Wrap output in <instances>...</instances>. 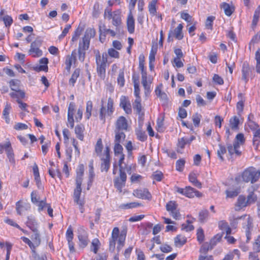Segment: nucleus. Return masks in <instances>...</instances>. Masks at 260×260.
<instances>
[{"mask_svg":"<svg viewBox=\"0 0 260 260\" xmlns=\"http://www.w3.org/2000/svg\"><path fill=\"white\" fill-rule=\"evenodd\" d=\"M213 246H213L212 245H210V243L209 244L207 242L203 244L200 249V252L201 254H202L203 255H206V254L207 253L208 251L209 250L212 249Z\"/></svg>","mask_w":260,"mask_h":260,"instance_id":"f704fd0d","label":"nucleus"},{"mask_svg":"<svg viewBox=\"0 0 260 260\" xmlns=\"http://www.w3.org/2000/svg\"><path fill=\"white\" fill-rule=\"evenodd\" d=\"M141 205V204L137 202H132L129 203L122 204L120 206V208L121 209H130L133 208H136Z\"/></svg>","mask_w":260,"mask_h":260,"instance_id":"3c124183","label":"nucleus"},{"mask_svg":"<svg viewBox=\"0 0 260 260\" xmlns=\"http://www.w3.org/2000/svg\"><path fill=\"white\" fill-rule=\"evenodd\" d=\"M78 239L79 246L82 248H85L88 244L89 240L87 232L82 228L79 230Z\"/></svg>","mask_w":260,"mask_h":260,"instance_id":"6e6552de","label":"nucleus"},{"mask_svg":"<svg viewBox=\"0 0 260 260\" xmlns=\"http://www.w3.org/2000/svg\"><path fill=\"white\" fill-rule=\"evenodd\" d=\"M239 124V118L237 116L232 117L230 120V127L233 129H237Z\"/></svg>","mask_w":260,"mask_h":260,"instance_id":"37998d69","label":"nucleus"},{"mask_svg":"<svg viewBox=\"0 0 260 260\" xmlns=\"http://www.w3.org/2000/svg\"><path fill=\"white\" fill-rule=\"evenodd\" d=\"M123 148L122 146L119 143H115L114 151V154L116 156L118 155L123 154L122 153Z\"/></svg>","mask_w":260,"mask_h":260,"instance_id":"13d9d810","label":"nucleus"},{"mask_svg":"<svg viewBox=\"0 0 260 260\" xmlns=\"http://www.w3.org/2000/svg\"><path fill=\"white\" fill-rule=\"evenodd\" d=\"M31 257L32 260H45L46 259L45 254H42L41 255H39L37 253L35 249L31 251Z\"/></svg>","mask_w":260,"mask_h":260,"instance_id":"603ef678","label":"nucleus"},{"mask_svg":"<svg viewBox=\"0 0 260 260\" xmlns=\"http://www.w3.org/2000/svg\"><path fill=\"white\" fill-rule=\"evenodd\" d=\"M76 51L74 50L72 52L71 55H68L66 57L64 62L66 65L65 69L69 72L70 71L72 64L73 63H75L76 61Z\"/></svg>","mask_w":260,"mask_h":260,"instance_id":"9d476101","label":"nucleus"},{"mask_svg":"<svg viewBox=\"0 0 260 260\" xmlns=\"http://www.w3.org/2000/svg\"><path fill=\"white\" fill-rule=\"evenodd\" d=\"M115 126L117 131H126L128 127L127 121L124 116H120L116 121Z\"/></svg>","mask_w":260,"mask_h":260,"instance_id":"9b49d317","label":"nucleus"},{"mask_svg":"<svg viewBox=\"0 0 260 260\" xmlns=\"http://www.w3.org/2000/svg\"><path fill=\"white\" fill-rule=\"evenodd\" d=\"M260 142V128L253 132V143L254 145H258Z\"/></svg>","mask_w":260,"mask_h":260,"instance_id":"4d7b16f0","label":"nucleus"},{"mask_svg":"<svg viewBox=\"0 0 260 260\" xmlns=\"http://www.w3.org/2000/svg\"><path fill=\"white\" fill-rule=\"evenodd\" d=\"M80 74V70L79 68L76 69L73 73L71 78L69 81V84L72 87H74Z\"/></svg>","mask_w":260,"mask_h":260,"instance_id":"b1692460","label":"nucleus"},{"mask_svg":"<svg viewBox=\"0 0 260 260\" xmlns=\"http://www.w3.org/2000/svg\"><path fill=\"white\" fill-rule=\"evenodd\" d=\"M260 14V6H258L254 11L253 20L252 22V25L254 27L256 25L257 23L259 20Z\"/></svg>","mask_w":260,"mask_h":260,"instance_id":"79ce46f5","label":"nucleus"},{"mask_svg":"<svg viewBox=\"0 0 260 260\" xmlns=\"http://www.w3.org/2000/svg\"><path fill=\"white\" fill-rule=\"evenodd\" d=\"M95 61L96 64V71L98 75L101 78L104 79L106 74V67L107 62V54H103L102 57L99 52L95 54Z\"/></svg>","mask_w":260,"mask_h":260,"instance_id":"7ed1b4c3","label":"nucleus"},{"mask_svg":"<svg viewBox=\"0 0 260 260\" xmlns=\"http://www.w3.org/2000/svg\"><path fill=\"white\" fill-rule=\"evenodd\" d=\"M95 35V30L92 28H87L85 32L84 37L82 38V41L80 42L85 46H89L90 41Z\"/></svg>","mask_w":260,"mask_h":260,"instance_id":"423d86ee","label":"nucleus"},{"mask_svg":"<svg viewBox=\"0 0 260 260\" xmlns=\"http://www.w3.org/2000/svg\"><path fill=\"white\" fill-rule=\"evenodd\" d=\"M253 250H255L256 252L260 251V236H258L253 244Z\"/></svg>","mask_w":260,"mask_h":260,"instance_id":"774afa93","label":"nucleus"},{"mask_svg":"<svg viewBox=\"0 0 260 260\" xmlns=\"http://www.w3.org/2000/svg\"><path fill=\"white\" fill-rule=\"evenodd\" d=\"M251 71V69L248 65V64L246 62H244L243 64L242 67V79L245 80L246 82L248 80V77L249 75V73Z\"/></svg>","mask_w":260,"mask_h":260,"instance_id":"a878e982","label":"nucleus"},{"mask_svg":"<svg viewBox=\"0 0 260 260\" xmlns=\"http://www.w3.org/2000/svg\"><path fill=\"white\" fill-rule=\"evenodd\" d=\"M93 104L92 102L91 101H88L86 103V112H85V117L87 119H89L91 115V111L92 110Z\"/></svg>","mask_w":260,"mask_h":260,"instance_id":"a18cd8bd","label":"nucleus"},{"mask_svg":"<svg viewBox=\"0 0 260 260\" xmlns=\"http://www.w3.org/2000/svg\"><path fill=\"white\" fill-rule=\"evenodd\" d=\"M115 143H120L122 140H124L125 137L124 133L122 131H117L115 129Z\"/></svg>","mask_w":260,"mask_h":260,"instance_id":"49530a36","label":"nucleus"},{"mask_svg":"<svg viewBox=\"0 0 260 260\" xmlns=\"http://www.w3.org/2000/svg\"><path fill=\"white\" fill-rule=\"evenodd\" d=\"M118 84L120 87H123L124 85L125 80L124 77V72L123 70H120L117 78Z\"/></svg>","mask_w":260,"mask_h":260,"instance_id":"8fccbe9b","label":"nucleus"},{"mask_svg":"<svg viewBox=\"0 0 260 260\" xmlns=\"http://www.w3.org/2000/svg\"><path fill=\"white\" fill-rule=\"evenodd\" d=\"M29 54L31 55L34 57H38L42 55L43 52L41 50L39 47H31L29 50Z\"/></svg>","mask_w":260,"mask_h":260,"instance_id":"72a5a7b5","label":"nucleus"},{"mask_svg":"<svg viewBox=\"0 0 260 260\" xmlns=\"http://www.w3.org/2000/svg\"><path fill=\"white\" fill-rule=\"evenodd\" d=\"M162 88V84H160L156 88L155 93L157 96L159 98L161 101H164L165 103H166L168 100L167 95L165 92L161 91Z\"/></svg>","mask_w":260,"mask_h":260,"instance_id":"aec40b11","label":"nucleus"},{"mask_svg":"<svg viewBox=\"0 0 260 260\" xmlns=\"http://www.w3.org/2000/svg\"><path fill=\"white\" fill-rule=\"evenodd\" d=\"M185 161L183 159H180L177 161L176 162V170L180 172L183 170V167L185 165Z\"/></svg>","mask_w":260,"mask_h":260,"instance_id":"338daca9","label":"nucleus"},{"mask_svg":"<svg viewBox=\"0 0 260 260\" xmlns=\"http://www.w3.org/2000/svg\"><path fill=\"white\" fill-rule=\"evenodd\" d=\"M33 172L35 176V179L36 182H39L40 181V178L39 175V169L36 164H35L33 167Z\"/></svg>","mask_w":260,"mask_h":260,"instance_id":"e2e57ef3","label":"nucleus"},{"mask_svg":"<svg viewBox=\"0 0 260 260\" xmlns=\"http://www.w3.org/2000/svg\"><path fill=\"white\" fill-rule=\"evenodd\" d=\"M101 243L98 239L95 238L93 239L90 246L91 251H93L94 253H96Z\"/></svg>","mask_w":260,"mask_h":260,"instance_id":"4c0bfd02","label":"nucleus"},{"mask_svg":"<svg viewBox=\"0 0 260 260\" xmlns=\"http://www.w3.org/2000/svg\"><path fill=\"white\" fill-rule=\"evenodd\" d=\"M247 206H249V204L247 203V199L244 196H240L236 204V210L239 211Z\"/></svg>","mask_w":260,"mask_h":260,"instance_id":"a211bd4d","label":"nucleus"},{"mask_svg":"<svg viewBox=\"0 0 260 260\" xmlns=\"http://www.w3.org/2000/svg\"><path fill=\"white\" fill-rule=\"evenodd\" d=\"M26 224L32 232H36V229H38V223L32 216L27 217Z\"/></svg>","mask_w":260,"mask_h":260,"instance_id":"412c9836","label":"nucleus"},{"mask_svg":"<svg viewBox=\"0 0 260 260\" xmlns=\"http://www.w3.org/2000/svg\"><path fill=\"white\" fill-rule=\"evenodd\" d=\"M133 195L138 198L143 199H150L151 195L147 189H136L133 191Z\"/></svg>","mask_w":260,"mask_h":260,"instance_id":"f8f14e48","label":"nucleus"},{"mask_svg":"<svg viewBox=\"0 0 260 260\" xmlns=\"http://www.w3.org/2000/svg\"><path fill=\"white\" fill-rule=\"evenodd\" d=\"M84 166L82 164H81L78 166V167L77 170V176L76 182L82 183L83 180V176L84 174Z\"/></svg>","mask_w":260,"mask_h":260,"instance_id":"393cba45","label":"nucleus"},{"mask_svg":"<svg viewBox=\"0 0 260 260\" xmlns=\"http://www.w3.org/2000/svg\"><path fill=\"white\" fill-rule=\"evenodd\" d=\"M103 149V145L102 144V139L99 138L98 140L96 145L95 146V152L96 153L97 155H101V152L102 151Z\"/></svg>","mask_w":260,"mask_h":260,"instance_id":"c03bdc74","label":"nucleus"},{"mask_svg":"<svg viewBox=\"0 0 260 260\" xmlns=\"http://www.w3.org/2000/svg\"><path fill=\"white\" fill-rule=\"evenodd\" d=\"M20 81L17 79H12L9 82V86L11 90L18 92L21 99L25 97V92L19 88Z\"/></svg>","mask_w":260,"mask_h":260,"instance_id":"1a4fd4ad","label":"nucleus"},{"mask_svg":"<svg viewBox=\"0 0 260 260\" xmlns=\"http://www.w3.org/2000/svg\"><path fill=\"white\" fill-rule=\"evenodd\" d=\"M126 25L128 31L130 34H133L135 31V19L131 12L128 15Z\"/></svg>","mask_w":260,"mask_h":260,"instance_id":"dca6fc26","label":"nucleus"},{"mask_svg":"<svg viewBox=\"0 0 260 260\" xmlns=\"http://www.w3.org/2000/svg\"><path fill=\"white\" fill-rule=\"evenodd\" d=\"M11 108H12L11 104L8 103H7L3 112L4 118L5 119L6 122L7 123H9L10 122V118L9 117V115L10 113V111L11 110Z\"/></svg>","mask_w":260,"mask_h":260,"instance_id":"c85d7f7f","label":"nucleus"},{"mask_svg":"<svg viewBox=\"0 0 260 260\" xmlns=\"http://www.w3.org/2000/svg\"><path fill=\"white\" fill-rule=\"evenodd\" d=\"M100 31L101 32V34L103 33H108L109 32L111 36L114 37L115 36V32L114 30L110 29H107L106 28L105 25H103V26H100Z\"/></svg>","mask_w":260,"mask_h":260,"instance_id":"680f3d73","label":"nucleus"},{"mask_svg":"<svg viewBox=\"0 0 260 260\" xmlns=\"http://www.w3.org/2000/svg\"><path fill=\"white\" fill-rule=\"evenodd\" d=\"M177 207L178 205L175 201H169L166 205V210L170 213L171 216L176 220L179 219L181 216Z\"/></svg>","mask_w":260,"mask_h":260,"instance_id":"39448f33","label":"nucleus"},{"mask_svg":"<svg viewBox=\"0 0 260 260\" xmlns=\"http://www.w3.org/2000/svg\"><path fill=\"white\" fill-rule=\"evenodd\" d=\"M110 148L108 146L106 147L104 150L105 157L101 158L102 160L101 165V170L102 172H107L110 167Z\"/></svg>","mask_w":260,"mask_h":260,"instance_id":"20e7f679","label":"nucleus"},{"mask_svg":"<svg viewBox=\"0 0 260 260\" xmlns=\"http://www.w3.org/2000/svg\"><path fill=\"white\" fill-rule=\"evenodd\" d=\"M184 196L188 198H191L195 196L197 197H202V194L194 188L190 186H187L185 187Z\"/></svg>","mask_w":260,"mask_h":260,"instance_id":"2eb2a0df","label":"nucleus"},{"mask_svg":"<svg viewBox=\"0 0 260 260\" xmlns=\"http://www.w3.org/2000/svg\"><path fill=\"white\" fill-rule=\"evenodd\" d=\"M21 239L22 240V241L24 243H25L28 245V246L31 249V251L35 249V248L37 246H36V245L35 244V243L34 242L32 243L28 238L25 237H22L21 238Z\"/></svg>","mask_w":260,"mask_h":260,"instance_id":"69168bd1","label":"nucleus"},{"mask_svg":"<svg viewBox=\"0 0 260 260\" xmlns=\"http://www.w3.org/2000/svg\"><path fill=\"white\" fill-rule=\"evenodd\" d=\"M245 138L244 135L242 133L238 134L235 138L234 144L240 147V145H242L245 143Z\"/></svg>","mask_w":260,"mask_h":260,"instance_id":"58836bf2","label":"nucleus"},{"mask_svg":"<svg viewBox=\"0 0 260 260\" xmlns=\"http://www.w3.org/2000/svg\"><path fill=\"white\" fill-rule=\"evenodd\" d=\"M136 135L138 140L142 142L145 141L147 138V136L145 132L141 129H138L136 131Z\"/></svg>","mask_w":260,"mask_h":260,"instance_id":"5fc2aeb1","label":"nucleus"},{"mask_svg":"<svg viewBox=\"0 0 260 260\" xmlns=\"http://www.w3.org/2000/svg\"><path fill=\"white\" fill-rule=\"evenodd\" d=\"M226 148L231 158L239 157L242 154V152L239 149V147L237 146L236 144L226 143Z\"/></svg>","mask_w":260,"mask_h":260,"instance_id":"0eeeda50","label":"nucleus"},{"mask_svg":"<svg viewBox=\"0 0 260 260\" xmlns=\"http://www.w3.org/2000/svg\"><path fill=\"white\" fill-rule=\"evenodd\" d=\"M113 112V100L109 98L107 104V113L109 115H111Z\"/></svg>","mask_w":260,"mask_h":260,"instance_id":"052dcab7","label":"nucleus"},{"mask_svg":"<svg viewBox=\"0 0 260 260\" xmlns=\"http://www.w3.org/2000/svg\"><path fill=\"white\" fill-rule=\"evenodd\" d=\"M218 226L221 230L225 231L227 235L231 234V229L226 221L224 220L219 221L218 222Z\"/></svg>","mask_w":260,"mask_h":260,"instance_id":"cd10ccee","label":"nucleus"},{"mask_svg":"<svg viewBox=\"0 0 260 260\" xmlns=\"http://www.w3.org/2000/svg\"><path fill=\"white\" fill-rule=\"evenodd\" d=\"M157 0H151L148 5V10L152 16L157 15L156 4Z\"/></svg>","mask_w":260,"mask_h":260,"instance_id":"c756f323","label":"nucleus"},{"mask_svg":"<svg viewBox=\"0 0 260 260\" xmlns=\"http://www.w3.org/2000/svg\"><path fill=\"white\" fill-rule=\"evenodd\" d=\"M141 98L136 99L134 103H133V108L136 110L138 114H140L142 110V106L141 104Z\"/></svg>","mask_w":260,"mask_h":260,"instance_id":"de8ad7c7","label":"nucleus"},{"mask_svg":"<svg viewBox=\"0 0 260 260\" xmlns=\"http://www.w3.org/2000/svg\"><path fill=\"white\" fill-rule=\"evenodd\" d=\"M202 118V115L198 113H196L192 115V119L193 123L196 127H198L200 125V121Z\"/></svg>","mask_w":260,"mask_h":260,"instance_id":"864d4df0","label":"nucleus"},{"mask_svg":"<svg viewBox=\"0 0 260 260\" xmlns=\"http://www.w3.org/2000/svg\"><path fill=\"white\" fill-rule=\"evenodd\" d=\"M76 187L74 190V201L77 204L79 205L81 207H82L83 206V203L80 199V195H81V191H82L81 187L82 183L76 182Z\"/></svg>","mask_w":260,"mask_h":260,"instance_id":"4468645a","label":"nucleus"},{"mask_svg":"<svg viewBox=\"0 0 260 260\" xmlns=\"http://www.w3.org/2000/svg\"><path fill=\"white\" fill-rule=\"evenodd\" d=\"M249 215H247L246 214L240 216H236L233 215L232 217L229 218V221L230 222V224L233 228H236L238 223V221L240 220H246Z\"/></svg>","mask_w":260,"mask_h":260,"instance_id":"f3484780","label":"nucleus"},{"mask_svg":"<svg viewBox=\"0 0 260 260\" xmlns=\"http://www.w3.org/2000/svg\"><path fill=\"white\" fill-rule=\"evenodd\" d=\"M183 27V25L182 24H179L174 29L175 37L178 40H180L183 38V35L182 34Z\"/></svg>","mask_w":260,"mask_h":260,"instance_id":"c9c22d12","label":"nucleus"},{"mask_svg":"<svg viewBox=\"0 0 260 260\" xmlns=\"http://www.w3.org/2000/svg\"><path fill=\"white\" fill-rule=\"evenodd\" d=\"M260 176V170L256 172L253 168H249L245 170L241 175H238L235 177V181L239 183L241 178L245 182H250L253 183L256 182Z\"/></svg>","mask_w":260,"mask_h":260,"instance_id":"f257e3e1","label":"nucleus"},{"mask_svg":"<svg viewBox=\"0 0 260 260\" xmlns=\"http://www.w3.org/2000/svg\"><path fill=\"white\" fill-rule=\"evenodd\" d=\"M189 180L198 188H201L202 187V183L198 180L197 176L194 173H191L189 174Z\"/></svg>","mask_w":260,"mask_h":260,"instance_id":"473e14b6","label":"nucleus"},{"mask_svg":"<svg viewBox=\"0 0 260 260\" xmlns=\"http://www.w3.org/2000/svg\"><path fill=\"white\" fill-rule=\"evenodd\" d=\"M221 7V8L223 9L224 13L226 15L230 16L232 14L233 11L232 10L229 4L226 3H223Z\"/></svg>","mask_w":260,"mask_h":260,"instance_id":"09e8293b","label":"nucleus"},{"mask_svg":"<svg viewBox=\"0 0 260 260\" xmlns=\"http://www.w3.org/2000/svg\"><path fill=\"white\" fill-rule=\"evenodd\" d=\"M252 219L248 216L246 219V228L245 230L246 236L247 238L246 242L248 243L251 239V230L252 229Z\"/></svg>","mask_w":260,"mask_h":260,"instance_id":"6ab92c4d","label":"nucleus"},{"mask_svg":"<svg viewBox=\"0 0 260 260\" xmlns=\"http://www.w3.org/2000/svg\"><path fill=\"white\" fill-rule=\"evenodd\" d=\"M218 146L219 149L217 150V154L220 159L223 161L224 158L222 155L226 153L227 148L221 144H219Z\"/></svg>","mask_w":260,"mask_h":260,"instance_id":"6e6d98bb","label":"nucleus"},{"mask_svg":"<svg viewBox=\"0 0 260 260\" xmlns=\"http://www.w3.org/2000/svg\"><path fill=\"white\" fill-rule=\"evenodd\" d=\"M124 159V155H120V158L118 161V166L119 167V177H117L114 179V186L118 189L119 192L122 191V189L125 186L126 180V175L124 172V168L122 166Z\"/></svg>","mask_w":260,"mask_h":260,"instance_id":"f03ea898","label":"nucleus"},{"mask_svg":"<svg viewBox=\"0 0 260 260\" xmlns=\"http://www.w3.org/2000/svg\"><path fill=\"white\" fill-rule=\"evenodd\" d=\"M84 129V126L82 124L77 125L75 128L77 137L81 141H83L84 139V135L83 134Z\"/></svg>","mask_w":260,"mask_h":260,"instance_id":"7c9ffc66","label":"nucleus"},{"mask_svg":"<svg viewBox=\"0 0 260 260\" xmlns=\"http://www.w3.org/2000/svg\"><path fill=\"white\" fill-rule=\"evenodd\" d=\"M174 242L176 246L181 247L186 242V238L181 235H178L175 238Z\"/></svg>","mask_w":260,"mask_h":260,"instance_id":"2f4dec72","label":"nucleus"},{"mask_svg":"<svg viewBox=\"0 0 260 260\" xmlns=\"http://www.w3.org/2000/svg\"><path fill=\"white\" fill-rule=\"evenodd\" d=\"M209 212L207 209H203L199 213V221L201 223H205L207 220Z\"/></svg>","mask_w":260,"mask_h":260,"instance_id":"bb28decb","label":"nucleus"},{"mask_svg":"<svg viewBox=\"0 0 260 260\" xmlns=\"http://www.w3.org/2000/svg\"><path fill=\"white\" fill-rule=\"evenodd\" d=\"M120 14L121 12L119 10L115 11L112 16V24L116 27L119 26L121 23Z\"/></svg>","mask_w":260,"mask_h":260,"instance_id":"5701e85b","label":"nucleus"},{"mask_svg":"<svg viewBox=\"0 0 260 260\" xmlns=\"http://www.w3.org/2000/svg\"><path fill=\"white\" fill-rule=\"evenodd\" d=\"M252 115H249L248 119V121L247 123L248 126L253 131H255L260 128L259 125L250 119L251 118H253Z\"/></svg>","mask_w":260,"mask_h":260,"instance_id":"e433bc0d","label":"nucleus"},{"mask_svg":"<svg viewBox=\"0 0 260 260\" xmlns=\"http://www.w3.org/2000/svg\"><path fill=\"white\" fill-rule=\"evenodd\" d=\"M255 189L254 186H251L248 189V195L246 199L249 205L254 204L257 201V196L254 192Z\"/></svg>","mask_w":260,"mask_h":260,"instance_id":"ddd939ff","label":"nucleus"},{"mask_svg":"<svg viewBox=\"0 0 260 260\" xmlns=\"http://www.w3.org/2000/svg\"><path fill=\"white\" fill-rule=\"evenodd\" d=\"M163 177V174L161 171H156L152 175V178L157 181H160Z\"/></svg>","mask_w":260,"mask_h":260,"instance_id":"0e129e2a","label":"nucleus"},{"mask_svg":"<svg viewBox=\"0 0 260 260\" xmlns=\"http://www.w3.org/2000/svg\"><path fill=\"white\" fill-rule=\"evenodd\" d=\"M197 239L200 243H202L204 240V233L203 230L200 228L197 230Z\"/></svg>","mask_w":260,"mask_h":260,"instance_id":"bf43d9fd","label":"nucleus"},{"mask_svg":"<svg viewBox=\"0 0 260 260\" xmlns=\"http://www.w3.org/2000/svg\"><path fill=\"white\" fill-rule=\"evenodd\" d=\"M33 232L34 234L31 235V238L36 245V246L37 247L41 243V236L38 229H36V232Z\"/></svg>","mask_w":260,"mask_h":260,"instance_id":"a19ab883","label":"nucleus"},{"mask_svg":"<svg viewBox=\"0 0 260 260\" xmlns=\"http://www.w3.org/2000/svg\"><path fill=\"white\" fill-rule=\"evenodd\" d=\"M240 192V188L239 187L233 190H226L225 191V194L226 198H233L237 197Z\"/></svg>","mask_w":260,"mask_h":260,"instance_id":"ea45409f","label":"nucleus"},{"mask_svg":"<svg viewBox=\"0 0 260 260\" xmlns=\"http://www.w3.org/2000/svg\"><path fill=\"white\" fill-rule=\"evenodd\" d=\"M89 46H85L81 44V43H79V47L78 49V57L80 61L81 62H83L85 59V51L88 50Z\"/></svg>","mask_w":260,"mask_h":260,"instance_id":"4be33fe9","label":"nucleus"}]
</instances>
